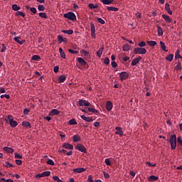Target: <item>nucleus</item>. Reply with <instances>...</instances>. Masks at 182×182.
Wrapping results in <instances>:
<instances>
[{
  "instance_id": "58836bf2",
  "label": "nucleus",
  "mask_w": 182,
  "mask_h": 182,
  "mask_svg": "<svg viewBox=\"0 0 182 182\" xmlns=\"http://www.w3.org/2000/svg\"><path fill=\"white\" fill-rule=\"evenodd\" d=\"M96 19H97V22H99V23H101V25H105L106 23L105 20H103L102 18L96 17Z\"/></svg>"
},
{
  "instance_id": "c03bdc74",
  "label": "nucleus",
  "mask_w": 182,
  "mask_h": 182,
  "mask_svg": "<svg viewBox=\"0 0 182 182\" xmlns=\"http://www.w3.org/2000/svg\"><path fill=\"white\" fill-rule=\"evenodd\" d=\"M105 163L107 166H112V161H110V159H105Z\"/></svg>"
},
{
  "instance_id": "a211bd4d",
  "label": "nucleus",
  "mask_w": 182,
  "mask_h": 182,
  "mask_svg": "<svg viewBox=\"0 0 182 182\" xmlns=\"http://www.w3.org/2000/svg\"><path fill=\"white\" fill-rule=\"evenodd\" d=\"M82 139L80 138V136L79 134H75L73 136V141L74 143H77V141H80Z\"/></svg>"
},
{
  "instance_id": "9d476101",
  "label": "nucleus",
  "mask_w": 182,
  "mask_h": 182,
  "mask_svg": "<svg viewBox=\"0 0 182 182\" xmlns=\"http://www.w3.org/2000/svg\"><path fill=\"white\" fill-rule=\"evenodd\" d=\"M106 109L108 112H110L113 109V103L111 101H107L106 102Z\"/></svg>"
},
{
  "instance_id": "b1692460",
  "label": "nucleus",
  "mask_w": 182,
  "mask_h": 182,
  "mask_svg": "<svg viewBox=\"0 0 182 182\" xmlns=\"http://www.w3.org/2000/svg\"><path fill=\"white\" fill-rule=\"evenodd\" d=\"M58 39L60 43H62V42H68V39L66 38H63V37L60 35L58 36Z\"/></svg>"
},
{
  "instance_id": "e2e57ef3",
  "label": "nucleus",
  "mask_w": 182,
  "mask_h": 182,
  "mask_svg": "<svg viewBox=\"0 0 182 182\" xmlns=\"http://www.w3.org/2000/svg\"><path fill=\"white\" fill-rule=\"evenodd\" d=\"M16 164H17V166H21V164H22V161L21 159H16Z\"/></svg>"
},
{
  "instance_id": "423d86ee",
  "label": "nucleus",
  "mask_w": 182,
  "mask_h": 182,
  "mask_svg": "<svg viewBox=\"0 0 182 182\" xmlns=\"http://www.w3.org/2000/svg\"><path fill=\"white\" fill-rule=\"evenodd\" d=\"M49 176H50V171H46L43 172L42 173L36 175V178H42V177H49Z\"/></svg>"
},
{
  "instance_id": "ddd939ff",
  "label": "nucleus",
  "mask_w": 182,
  "mask_h": 182,
  "mask_svg": "<svg viewBox=\"0 0 182 182\" xmlns=\"http://www.w3.org/2000/svg\"><path fill=\"white\" fill-rule=\"evenodd\" d=\"M77 60L81 66H86L87 65V63L82 58H77Z\"/></svg>"
},
{
  "instance_id": "4468645a",
  "label": "nucleus",
  "mask_w": 182,
  "mask_h": 182,
  "mask_svg": "<svg viewBox=\"0 0 182 182\" xmlns=\"http://www.w3.org/2000/svg\"><path fill=\"white\" fill-rule=\"evenodd\" d=\"M115 130H117L115 134H118V136H123V129H122V127H116Z\"/></svg>"
},
{
  "instance_id": "6e6552de",
  "label": "nucleus",
  "mask_w": 182,
  "mask_h": 182,
  "mask_svg": "<svg viewBox=\"0 0 182 182\" xmlns=\"http://www.w3.org/2000/svg\"><path fill=\"white\" fill-rule=\"evenodd\" d=\"M76 149L79 151H81V153H86V147H85V146H83V145H82L80 144H77Z\"/></svg>"
},
{
  "instance_id": "37998d69",
  "label": "nucleus",
  "mask_w": 182,
  "mask_h": 182,
  "mask_svg": "<svg viewBox=\"0 0 182 182\" xmlns=\"http://www.w3.org/2000/svg\"><path fill=\"white\" fill-rule=\"evenodd\" d=\"M69 124L70 125H75V124H77V122H76V120L75 119H72L68 122Z\"/></svg>"
},
{
  "instance_id": "4c0bfd02",
  "label": "nucleus",
  "mask_w": 182,
  "mask_h": 182,
  "mask_svg": "<svg viewBox=\"0 0 182 182\" xmlns=\"http://www.w3.org/2000/svg\"><path fill=\"white\" fill-rule=\"evenodd\" d=\"M90 112L91 113H94L95 114H96V113H99L98 110H96L95 108H90V107L87 108V112Z\"/></svg>"
},
{
  "instance_id": "cd10ccee",
  "label": "nucleus",
  "mask_w": 182,
  "mask_h": 182,
  "mask_svg": "<svg viewBox=\"0 0 182 182\" xmlns=\"http://www.w3.org/2000/svg\"><path fill=\"white\" fill-rule=\"evenodd\" d=\"M173 59H174V55L169 54L167 57H166V60L168 62H173Z\"/></svg>"
},
{
  "instance_id": "5701e85b",
  "label": "nucleus",
  "mask_w": 182,
  "mask_h": 182,
  "mask_svg": "<svg viewBox=\"0 0 182 182\" xmlns=\"http://www.w3.org/2000/svg\"><path fill=\"white\" fill-rule=\"evenodd\" d=\"M4 151H6L7 153H14L15 150H14L13 148L4 146Z\"/></svg>"
},
{
  "instance_id": "a18cd8bd",
  "label": "nucleus",
  "mask_w": 182,
  "mask_h": 182,
  "mask_svg": "<svg viewBox=\"0 0 182 182\" xmlns=\"http://www.w3.org/2000/svg\"><path fill=\"white\" fill-rule=\"evenodd\" d=\"M90 26L91 32H96V27L95 26V24L92 22L90 23Z\"/></svg>"
},
{
  "instance_id": "f704fd0d",
  "label": "nucleus",
  "mask_w": 182,
  "mask_h": 182,
  "mask_svg": "<svg viewBox=\"0 0 182 182\" xmlns=\"http://www.w3.org/2000/svg\"><path fill=\"white\" fill-rule=\"evenodd\" d=\"M4 166L6 167V168H9L11 167H15V165L11 164L9 162H5L4 164Z\"/></svg>"
},
{
  "instance_id": "0e129e2a",
  "label": "nucleus",
  "mask_w": 182,
  "mask_h": 182,
  "mask_svg": "<svg viewBox=\"0 0 182 182\" xmlns=\"http://www.w3.org/2000/svg\"><path fill=\"white\" fill-rule=\"evenodd\" d=\"M15 159H22V156L18 153H15Z\"/></svg>"
},
{
  "instance_id": "7c9ffc66",
  "label": "nucleus",
  "mask_w": 182,
  "mask_h": 182,
  "mask_svg": "<svg viewBox=\"0 0 182 182\" xmlns=\"http://www.w3.org/2000/svg\"><path fill=\"white\" fill-rule=\"evenodd\" d=\"M160 45L162 50H164V52H168V50H166V44H164V42L160 41Z\"/></svg>"
},
{
  "instance_id": "680f3d73",
  "label": "nucleus",
  "mask_w": 182,
  "mask_h": 182,
  "mask_svg": "<svg viewBox=\"0 0 182 182\" xmlns=\"http://www.w3.org/2000/svg\"><path fill=\"white\" fill-rule=\"evenodd\" d=\"M53 72H54V73H58V72H59V67L55 66L53 68Z\"/></svg>"
},
{
  "instance_id": "09e8293b",
  "label": "nucleus",
  "mask_w": 182,
  "mask_h": 182,
  "mask_svg": "<svg viewBox=\"0 0 182 182\" xmlns=\"http://www.w3.org/2000/svg\"><path fill=\"white\" fill-rule=\"evenodd\" d=\"M16 16H23V18H25L26 15L21 11H17L16 12Z\"/></svg>"
},
{
  "instance_id": "c756f323",
  "label": "nucleus",
  "mask_w": 182,
  "mask_h": 182,
  "mask_svg": "<svg viewBox=\"0 0 182 182\" xmlns=\"http://www.w3.org/2000/svg\"><path fill=\"white\" fill-rule=\"evenodd\" d=\"M107 9L108 11H112L113 12H117V11H119L118 8L113 7V6H107Z\"/></svg>"
},
{
  "instance_id": "f8f14e48",
  "label": "nucleus",
  "mask_w": 182,
  "mask_h": 182,
  "mask_svg": "<svg viewBox=\"0 0 182 182\" xmlns=\"http://www.w3.org/2000/svg\"><path fill=\"white\" fill-rule=\"evenodd\" d=\"M141 60V56H139L138 58H136L134 59L131 63L132 66H136L137 63H139Z\"/></svg>"
},
{
  "instance_id": "39448f33",
  "label": "nucleus",
  "mask_w": 182,
  "mask_h": 182,
  "mask_svg": "<svg viewBox=\"0 0 182 182\" xmlns=\"http://www.w3.org/2000/svg\"><path fill=\"white\" fill-rule=\"evenodd\" d=\"M79 106H85L86 107H90L91 106L90 102L86 100H79L77 102Z\"/></svg>"
},
{
  "instance_id": "774afa93",
  "label": "nucleus",
  "mask_w": 182,
  "mask_h": 182,
  "mask_svg": "<svg viewBox=\"0 0 182 182\" xmlns=\"http://www.w3.org/2000/svg\"><path fill=\"white\" fill-rule=\"evenodd\" d=\"M177 141H178V143L179 144H181V146H182V140H181V138L178 137Z\"/></svg>"
},
{
  "instance_id": "393cba45",
  "label": "nucleus",
  "mask_w": 182,
  "mask_h": 182,
  "mask_svg": "<svg viewBox=\"0 0 182 182\" xmlns=\"http://www.w3.org/2000/svg\"><path fill=\"white\" fill-rule=\"evenodd\" d=\"M66 80V75H63L58 77V81L60 83H63Z\"/></svg>"
},
{
  "instance_id": "473e14b6",
  "label": "nucleus",
  "mask_w": 182,
  "mask_h": 182,
  "mask_svg": "<svg viewBox=\"0 0 182 182\" xmlns=\"http://www.w3.org/2000/svg\"><path fill=\"white\" fill-rule=\"evenodd\" d=\"M101 2H102L104 5H110V4L113 3V0H101Z\"/></svg>"
},
{
  "instance_id": "f3484780",
  "label": "nucleus",
  "mask_w": 182,
  "mask_h": 182,
  "mask_svg": "<svg viewBox=\"0 0 182 182\" xmlns=\"http://www.w3.org/2000/svg\"><path fill=\"white\" fill-rule=\"evenodd\" d=\"M19 39H21V37H14V41H15V42H16L17 43H18L19 45H23V43H25V42H26V41L23 40V41H19Z\"/></svg>"
},
{
  "instance_id": "7ed1b4c3",
  "label": "nucleus",
  "mask_w": 182,
  "mask_h": 182,
  "mask_svg": "<svg viewBox=\"0 0 182 182\" xmlns=\"http://www.w3.org/2000/svg\"><path fill=\"white\" fill-rule=\"evenodd\" d=\"M63 18L69 19V21H76V14L72 11L63 14Z\"/></svg>"
},
{
  "instance_id": "6ab92c4d",
  "label": "nucleus",
  "mask_w": 182,
  "mask_h": 182,
  "mask_svg": "<svg viewBox=\"0 0 182 182\" xmlns=\"http://www.w3.org/2000/svg\"><path fill=\"white\" fill-rule=\"evenodd\" d=\"M63 147L67 150H73V145L70 144H63Z\"/></svg>"
},
{
  "instance_id": "6e6d98bb",
  "label": "nucleus",
  "mask_w": 182,
  "mask_h": 182,
  "mask_svg": "<svg viewBox=\"0 0 182 182\" xmlns=\"http://www.w3.org/2000/svg\"><path fill=\"white\" fill-rule=\"evenodd\" d=\"M0 97L1 99H4V97H6V99H11V96L9 95H1Z\"/></svg>"
},
{
  "instance_id": "c85d7f7f",
  "label": "nucleus",
  "mask_w": 182,
  "mask_h": 182,
  "mask_svg": "<svg viewBox=\"0 0 182 182\" xmlns=\"http://www.w3.org/2000/svg\"><path fill=\"white\" fill-rule=\"evenodd\" d=\"M147 45H149V46H156V45H157V42L154 41H148L146 42Z\"/></svg>"
},
{
  "instance_id": "864d4df0",
  "label": "nucleus",
  "mask_w": 182,
  "mask_h": 182,
  "mask_svg": "<svg viewBox=\"0 0 182 182\" xmlns=\"http://www.w3.org/2000/svg\"><path fill=\"white\" fill-rule=\"evenodd\" d=\"M32 60H41V57L39 55H35L32 57Z\"/></svg>"
},
{
  "instance_id": "69168bd1",
  "label": "nucleus",
  "mask_w": 182,
  "mask_h": 182,
  "mask_svg": "<svg viewBox=\"0 0 182 182\" xmlns=\"http://www.w3.org/2000/svg\"><path fill=\"white\" fill-rule=\"evenodd\" d=\"M23 113H24V114H29V109L25 108L23 109Z\"/></svg>"
},
{
  "instance_id": "2eb2a0df",
  "label": "nucleus",
  "mask_w": 182,
  "mask_h": 182,
  "mask_svg": "<svg viewBox=\"0 0 182 182\" xmlns=\"http://www.w3.org/2000/svg\"><path fill=\"white\" fill-rule=\"evenodd\" d=\"M81 119L88 123H92V122H93V119L90 118V117H86L85 115H81Z\"/></svg>"
},
{
  "instance_id": "c9c22d12",
  "label": "nucleus",
  "mask_w": 182,
  "mask_h": 182,
  "mask_svg": "<svg viewBox=\"0 0 182 182\" xmlns=\"http://www.w3.org/2000/svg\"><path fill=\"white\" fill-rule=\"evenodd\" d=\"M122 49L124 52H127L130 50V46H129V44L127 43L123 46Z\"/></svg>"
},
{
  "instance_id": "3c124183",
  "label": "nucleus",
  "mask_w": 182,
  "mask_h": 182,
  "mask_svg": "<svg viewBox=\"0 0 182 182\" xmlns=\"http://www.w3.org/2000/svg\"><path fill=\"white\" fill-rule=\"evenodd\" d=\"M38 10L40 11H45V6L43 5H38Z\"/></svg>"
},
{
  "instance_id": "13d9d810",
  "label": "nucleus",
  "mask_w": 182,
  "mask_h": 182,
  "mask_svg": "<svg viewBox=\"0 0 182 182\" xmlns=\"http://www.w3.org/2000/svg\"><path fill=\"white\" fill-rule=\"evenodd\" d=\"M30 11H31V12H32L34 14H36V12H38V11L36 10V8H35V7L30 8Z\"/></svg>"
},
{
  "instance_id": "f257e3e1",
  "label": "nucleus",
  "mask_w": 182,
  "mask_h": 182,
  "mask_svg": "<svg viewBox=\"0 0 182 182\" xmlns=\"http://www.w3.org/2000/svg\"><path fill=\"white\" fill-rule=\"evenodd\" d=\"M171 144V150H176V147H177V136L176 134L171 135L169 139H166Z\"/></svg>"
},
{
  "instance_id": "4be33fe9",
  "label": "nucleus",
  "mask_w": 182,
  "mask_h": 182,
  "mask_svg": "<svg viewBox=\"0 0 182 182\" xmlns=\"http://www.w3.org/2000/svg\"><path fill=\"white\" fill-rule=\"evenodd\" d=\"M156 180H159V176L154 175H151L148 178V181L150 182L156 181Z\"/></svg>"
},
{
  "instance_id": "aec40b11",
  "label": "nucleus",
  "mask_w": 182,
  "mask_h": 182,
  "mask_svg": "<svg viewBox=\"0 0 182 182\" xmlns=\"http://www.w3.org/2000/svg\"><path fill=\"white\" fill-rule=\"evenodd\" d=\"M73 171L74 173H83L84 171H86V168H74L73 170Z\"/></svg>"
},
{
  "instance_id": "a19ab883",
  "label": "nucleus",
  "mask_w": 182,
  "mask_h": 182,
  "mask_svg": "<svg viewBox=\"0 0 182 182\" xmlns=\"http://www.w3.org/2000/svg\"><path fill=\"white\" fill-rule=\"evenodd\" d=\"M12 9H13V11H19L21 9V7L16 4H13Z\"/></svg>"
},
{
  "instance_id": "49530a36",
  "label": "nucleus",
  "mask_w": 182,
  "mask_h": 182,
  "mask_svg": "<svg viewBox=\"0 0 182 182\" xmlns=\"http://www.w3.org/2000/svg\"><path fill=\"white\" fill-rule=\"evenodd\" d=\"M181 56V55H180V50H177L175 53V59H179Z\"/></svg>"
},
{
  "instance_id": "603ef678",
  "label": "nucleus",
  "mask_w": 182,
  "mask_h": 182,
  "mask_svg": "<svg viewBox=\"0 0 182 182\" xmlns=\"http://www.w3.org/2000/svg\"><path fill=\"white\" fill-rule=\"evenodd\" d=\"M47 164H48L49 166H55V162H53V160L52 159H48L47 161Z\"/></svg>"
},
{
  "instance_id": "4d7b16f0",
  "label": "nucleus",
  "mask_w": 182,
  "mask_h": 182,
  "mask_svg": "<svg viewBox=\"0 0 182 182\" xmlns=\"http://www.w3.org/2000/svg\"><path fill=\"white\" fill-rule=\"evenodd\" d=\"M138 45L140 46V48H144V46H146V42L141 41Z\"/></svg>"
},
{
  "instance_id": "dca6fc26",
  "label": "nucleus",
  "mask_w": 182,
  "mask_h": 182,
  "mask_svg": "<svg viewBox=\"0 0 182 182\" xmlns=\"http://www.w3.org/2000/svg\"><path fill=\"white\" fill-rule=\"evenodd\" d=\"M22 126L23 127H26L27 129H31L32 127V125H31V122L28 121H23Z\"/></svg>"
},
{
  "instance_id": "1a4fd4ad",
  "label": "nucleus",
  "mask_w": 182,
  "mask_h": 182,
  "mask_svg": "<svg viewBox=\"0 0 182 182\" xmlns=\"http://www.w3.org/2000/svg\"><path fill=\"white\" fill-rule=\"evenodd\" d=\"M162 18H163V19H164V21L166 22V23H171V22H173V19L170 18V16H168L166 14H163Z\"/></svg>"
},
{
  "instance_id": "72a5a7b5",
  "label": "nucleus",
  "mask_w": 182,
  "mask_h": 182,
  "mask_svg": "<svg viewBox=\"0 0 182 182\" xmlns=\"http://www.w3.org/2000/svg\"><path fill=\"white\" fill-rule=\"evenodd\" d=\"M88 7L90 8V9H97V8H99V5L90 4L88 5Z\"/></svg>"
},
{
  "instance_id": "bb28decb",
  "label": "nucleus",
  "mask_w": 182,
  "mask_h": 182,
  "mask_svg": "<svg viewBox=\"0 0 182 182\" xmlns=\"http://www.w3.org/2000/svg\"><path fill=\"white\" fill-rule=\"evenodd\" d=\"M104 49H105V47H102L97 52V55L98 58H102V55L103 54V50Z\"/></svg>"
},
{
  "instance_id": "20e7f679",
  "label": "nucleus",
  "mask_w": 182,
  "mask_h": 182,
  "mask_svg": "<svg viewBox=\"0 0 182 182\" xmlns=\"http://www.w3.org/2000/svg\"><path fill=\"white\" fill-rule=\"evenodd\" d=\"M134 52L135 55H146L147 50L144 48H134Z\"/></svg>"
},
{
  "instance_id": "a878e982",
  "label": "nucleus",
  "mask_w": 182,
  "mask_h": 182,
  "mask_svg": "<svg viewBox=\"0 0 182 182\" xmlns=\"http://www.w3.org/2000/svg\"><path fill=\"white\" fill-rule=\"evenodd\" d=\"M59 52L61 58L66 59V54L63 52V49L61 47L59 48Z\"/></svg>"
},
{
  "instance_id": "8fccbe9b",
  "label": "nucleus",
  "mask_w": 182,
  "mask_h": 182,
  "mask_svg": "<svg viewBox=\"0 0 182 182\" xmlns=\"http://www.w3.org/2000/svg\"><path fill=\"white\" fill-rule=\"evenodd\" d=\"M53 180L56 182H63V181L60 180L58 176H53Z\"/></svg>"
},
{
  "instance_id": "ea45409f",
  "label": "nucleus",
  "mask_w": 182,
  "mask_h": 182,
  "mask_svg": "<svg viewBox=\"0 0 182 182\" xmlns=\"http://www.w3.org/2000/svg\"><path fill=\"white\" fill-rule=\"evenodd\" d=\"M181 63L178 62L175 67V70H181Z\"/></svg>"
},
{
  "instance_id": "79ce46f5",
  "label": "nucleus",
  "mask_w": 182,
  "mask_h": 182,
  "mask_svg": "<svg viewBox=\"0 0 182 182\" xmlns=\"http://www.w3.org/2000/svg\"><path fill=\"white\" fill-rule=\"evenodd\" d=\"M38 15L41 18H44V19H48V16L46 15V13L41 12V13H39Z\"/></svg>"
},
{
  "instance_id": "5fc2aeb1",
  "label": "nucleus",
  "mask_w": 182,
  "mask_h": 182,
  "mask_svg": "<svg viewBox=\"0 0 182 182\" xmlns=\"http://www.w3.org/2000/svg\"><path fill=\"white\" fill-rule=\"evenodd\" d=\"M104 63L105 65H109V63H110V59H109V58L106 57L105 58Z\"/></svg>"
},
{
  "instance_id": "0eeeda50",
  "label": "nucleus",
  "mask_w": 182,
  "mask_h": 182,
  "mask_svg": "<svg viewBox=\"0 0 182 182\" xmlns=\"http://www.w3.org/2000/svg\"><path fill=\"white\" fill-rule=\"evenodd\" d=\"M119 75L120 76V80H122V82L126 80V79L129 77V73H127V72H121L119 73Z\"/></svg>"
},
{
  "instance_id": "de8ad7c7",
  "label": "nucleus",
  "mask_w": 182,
  "mask_h": 182,
  "mask_svg": "<svg viewBox=\"0 0 182 182\" xmlns=\"http://www.w3.org/2000/svg\"><path fill=\"white\" fill-rule=\"evenodd\" d=\"M68 52L70 53H72V55H76V54L79 53V51L74 50H72V49H68Z\"/></svg>"
},
{
  "instance_id": "052dcab7",
  "label": "nucleus",
  "mask_w": 182,
  "mask_h": 182,
  "mask_svg": "<svg viewBox=\"0 0 182 182\" xmlns=\"http://www.w3.org/2000/svg\"><path fill=\"white\" fill-rule=\"evenodd\" d=\"M105 178H110V175L108 173L103 172Z\"/></svg>"
},
{
  "instance_id": "bf43d9fd",
  "label": "nucleus",
  "mask_w": 182,
  "mask_h": 182,
  "mask_svg": "<svg viewBox=\"0 0 182 182\" xmlns=\"http://www.w3.org/2000/svg\"><path fill=\"white\" fill-rule=\"evenodd\" d=\"M111 66H112V68H117V63L114 61H112L111 63Z\"/></svg>"
},
{
  "instance_id": "e433bc0d",
  "label": "nucleus",
  "mask_w": 182,
  "mask_h": 182,
  "mask_svg": "<svg viewBox=\"0 0 182 182\" xmlns=\"http://www.w3.org/2000/svg\"><path fill=\"white\" fill-rule=\"evenodd\" d=\"M157 29H158V36H163V28H161L160 26H157Z\"/></svg>"
},
{
  "instance_id": "2f4dec72",
  "label": "nucleus",
  "mask_w": 182,
  "mask_h": 182,
  "mask_svg": "<svg viewBox=\"0 0 182 182\" xmlns=\"http://www.w3.org/2000/svg\"><path fill=\"white\" fill-rule=\"evenodd\" d=\"M63 33H66L67 35H73V30H62Z\"/></svg>"
},
{
  "instance_id": "412c9836",
  "label": "nucleus",
  "mask_w": 182,
  "mask_h": 182,
  "mask_svg": "<svg viewBox=\"0 0 182 182\" xmlns=\"http://www.w3.org/2000/svg\"><path fill=\"white\" fill-rule=\"evenodd\" d=\"M165 9L168 14H169V15H173V11H171V9H170V4H168V3L165 4Z\"/></svg>"
},
{
  "instance_id": "338daca9",
  "label": "nucleus",
  "mask_w": 182,
  "mask_h": 182,
  "mask_svg": "<svg viewBox=\"0 0 182 182\" xmlns=\"http://www.w3.org/2000/svg\"><path fill=\"white\" fill-rule=\"evenodd\" d=\"M5 50H6V45L2 44L1 52H5Z\"/></svg>"
},
{
  "instance_id": "9b49d317",
  "label": "nucleus",
  "mask_w": 182,
  "mask_h": 182,
  "mask_svg": "<svg viewBox=\"0 0 182 182\" xmlns=\"http://www.w3.org/2000/svg\"><path fill=\"white\" fill-rule=\"evenodd\" d=\"M59 113H60L59 110L53 109L49 112V116H59Z\"/></svg>"
},
{
  "instance_id": "f03ea898",
  "label": "nucleus",
  "mask_w": 182,
  "mask_h": 182,
  "mask_svg": "<svg viewBox=\"0 0 182 182\" xmlns=\"http://www.w3.org/2000/svg\"><path fill=\"white\" fill-rule=\"evenodd\" d=\"M5 122L6 123H9V124L11 126V127H16L18 126V122L15 120H14V116L12 115H8L7 117L5 119Z\"/></svg>"
}]
</instances>
